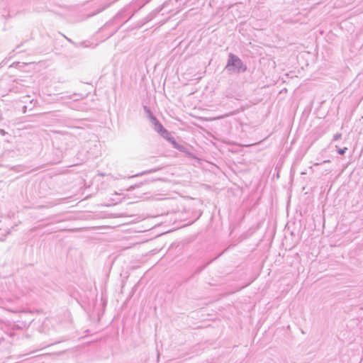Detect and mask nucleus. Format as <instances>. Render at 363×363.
<instances>
[{
  "label": "nucleus",
  "instance_id": "nucleus-2",
  "mask_svg": "<svg viewBox=\"0 0 363 363\" xmlns=\"http://www.w3.org/2000/svg\"><path fill=\"white\" fill-rule=\"evenodd\" d=\"M163 137L166 138L169 142H171L172 143V145L175 147H177L178 145H177V143H176L175 140L174 139L173 137H172L170 135V134L169 133V135H166V134H164V135H162Z\"/></svg>",
  "mask_w": 363,
  "mask_h": 363
},
{
  "label": "nucleus",
  "instance_id": "nucleus-1",
  "mask_svg": "<svg viewBox=\"0 0 363 363\" xmlns=\"http://www.w3.org/2000/svg\"><path fill=\"white\" fill-rule=\"evenodd\" d=\"M226 68L237 72H244L246 70V67L243 65L242 60L233 54L229 55V60Z\"/></svg>",
  "mask_w": 363,
  "mask_h": 363
},
{
  "label": "nucleus",
  "instance_id": "nucleus-4",
  "mask_svg": "<svg viewBox=\"0 0 363 363\" xmlns=\"http://www.w3.org/2000/svg\"><path fill=\"white\" fill-rule=\"evenodd\" d=\"M346 150H347V147H345L343 149H339L337 150V152H338L339 154L342 155V154H344Z\"/></svg>",
  "mask_w": 363,
  "mask_h": 363
},
{
  "label": "nucleus",
  "instance_id": "nucleus-3",
  "mask_svg": "<svg viewBox=\"0 0 363 363\" xmlns=\"http://www.w3.org/2000/svg\"><path fill=\"white\" fill-rule=\"evenodd\" d=\"M158 130L161 133L162 135H164V134L169 135L168 131L165 130L161 124L158 125Z\"/></svg>",
  "mask_w": 363,
  "mask_h": 363
}]
</instances>
